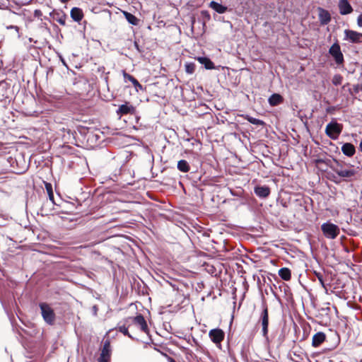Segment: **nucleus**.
<instances>
[{
    "mask_svg": "<svg viewBox=\"0 0 362 362\" xmlns=\"http://www.w3.org/2000/svg\"><path fill=\"white\" fill-rule=\"evenodd\" d=\"M11 28H16V30H18V26H11Z\"/></svg>",
    "mask_w": 362,
    "mask_h": 362,
    "instance_id": "nucleus-43",
    "label": "nucleus"
},
{
    "mask_svg": "<svg viewBox=\"0 0 362 362\" xmlns=\"http://www.w3.org/2000/svg\"><path fill=\"white\" fill-rule=\"evenodd\" d=\"M341 151L345 156L351 157L355 154L356 148L352 144L345 143L341 146Z\"/></svg>",
    "mask_w": 362,
    "mask_h": 362,
    "instance_id": "nucleus-17",
    "label": "nucleus"
},
{
    "mask_svg": "<svg viewBox=\"0 0 362 362\" xmlns=\"http://www.w3.org/2000/svg\"><path fill=\"white\" fill-rule=\"evenodd\" d=\"M318 12L320 24L323 25H327L331 21V16L329 11L322 8H318Z\"/></svg>",
    "mask_w": 362,
    "mask_h": 362,
    "instance_id": "nucleus-11",
    "label": "nucleus"
},
{
    "mask_svg": "<svg viewBox=\"0 0 362 362\" xmlns=\"http://www.w3.org/2000/svg\"><path fill=\"white\" fill-rule=\"evenodd\" d=\"M39 307L44 321L49 325H53L56 320V315L50 305L47 303H40Z\"/></svg>",
    "mask_w": 362,
    "mask_h": 362,
    "instance_id": "nucleus-1",
    "label": "nucleus"
},
{
    "mask_svg": "<svg viewBox=\"0 0 362 362\" xmlns=\"http://www.w3.org/2000/svg\"><path fill=\"white\" fill-rule=\"evenodd\" d=\"M323 235L328 239H335L339 234L340 229L338 226L326 222L321 226Z\"/></svg>",
    "mask_w": 362,
    "mask_h": 362,
    "instance_id": "nucleus-3",
    "label": "nucleus"
},
{
    "mask_svg": "<svg viewBox=\"0 0 362 362\" xmlns=\"http://www.w3.org/2000/svg\"><path fill=\"white\" fill-rule=\"evenodd\" d=\"M177 169L182 173H187L190 170L189 163L185 160H180L177 163Z\"/></svg>",
    "mask_w": 362,
    "mask_h": 362,
    "instance_id": "nucleus-25",
    "label": "nucleus"
},
{
    "mask_svg": "<svg viewBox=\"0 0 362 362\" xmlns=\"http://www.w3.org/2000/svg\"><path fill=\"white\" fill-rule=\"evenodd\" d=\"M315 276L317 278L320 285L323 288H326V285L325 284L323 274L322 273H320V272H315Z\"/></svg>",
    "mask_w": 362,
    "mask_h": 362,
    "instance_id": "nucleus-31",
    "label": "nucleus"
},
{
    "mask_svg": "<svg viewBox=\"0 0 362 362\" xmlns=\"http://www.w3.org/2000/svg\"><path fill=\"white\" fill-rule=\"evenodd\" d=\"M182 352L187 356L188 360L194 359V355L189 349L183 347Z\"/></svg>",
    "mask_w": 362,
    "mask_h": 362,
    "instance_id": "nucleus-30",
    "label": "nucleus"
},
{
    "mask_svg": "<svg viewBox=\"0 0 362 362\" xmlns=\"http://www.w3.org/2000/svg\"><path fill=\"white\" fill-rule=\"evenodd\" d=\"M192 339H193V341H194L195 344H197V340H196L194 338H193Z\"/></svg>",
    "mask_w": 362,
    "mask_h": 362,
    "instance_id": "nucleus-45",
    "label": "nucleus"
},
{
    "mask_svg": "<svg viewBox=\"0 0 362 362\" xmlns=\"http://www.w3.org/2000/svg\"><path fill=\"white\" fill-rule=\"evenodd\" d=\"M135 112L136 108L127 102L119 105L118 110H117V115L120 117L127 114L134 115Z\"/></svg>",
    "mask_w": 362,
    "mask_h": 362,
    "instance_id": "nucleus-10",
    "label": "nucleus"
},
{
    "mask_svg": "<svg viewBox=\"0 0 362 362\" xmlns=\"http://www.w3.org/2000/svg\"><path fill=\"white\" fill-rule=\"evenodd\" d=\"M361 90H362V85L357 84L354 86V93H358Z\"/></svg>",
    "mask_w": 362,
    "mask_h": 362,
    "instance_id": "nucleus-33",
    "label": "nucleus"
},
{
    "mask_svg": "<svg viewBox=\"0 0 362 362\" xmlns=\"http://www.w3.org/2000/svg\"><path fill=\"white\" fill-rule=\"evenodd\" d=\"M71 18L76 22H80L83 18V11L78 7H74L70 12Z\"/></svg>",
    "mask_w": 362,
    "mask_h": 362,
    "instance_id": "nucleus-18",
    "label": "nucleus"
},
{
    "mask_svg": "<svg viewBox=\"0 0 362 362\" xmlns=\"http://www.w3.org/2000/svg\"><path fill=\"white\" fill-rule=\"evenodd\" d=\"M357 24L359 27H362V13L358 16Z\"/></svg>",
    "mask_w": 362,
    "mask_h": 362,
    "instance_id": "nucleus-35",
    "label": "nucleus"
},
{
    "mask_svg": "<svg viewBox=\"0 0 362 362\" xmlns=\"http://www.w3.org/2000/svg\"><path fill=\"white\" fill-rule=\"evenodd\" d=\"M93 310H95V313H96V312H97V310H98V309H97V307H96V306H93Z\"/></svg>",
    "mask_w": 362,
    "mask_h": 362,
    "instance_id": "nucleus-42",
    "label": "nucleus"
},
{
    "mask_svg": "<svg viewBox=\"0 0 362 362\" xmlns=\"http://www.w3.org/2000/svg\"><path fill=\"white\" fill-rule=\"evenodd\" d=\"M329 53L334 58L337 65H341L344 63V56L338 43H334L331 46L329 49Z\"/></svg>",
    "mask_w": 362,
    "mask_h": 362,
    "instance_id": "nucleus-6",
    "label": "nucleus"
},
{
    "mask_svg": "<svg viewBox=\"0 0 362 362\" xmlns=\"http://www.w3.org/2000/svg\"><path fill=\"white\" fill-rule=\"evenodd\" d=\"M170 286L173 287V290H177L178 288L175 286V285L170 284Z\"/></svg>",
    "mask_w": 362,
    "mask_h": 362,
    "instance_id": "nucleus-38",
    "label": "nucleus"
},
{
    "mask_svg": "<svg viewBox=\"0 0 362 362\" xmlns=\"http://www.w3.org/2000/svg\"><path fill=\"white\" fill-rule=\"evenodd\" d=\"M135 46L138 48V45L136 43H135Z\"/></svg>",
    "mask_w": 362,
    "mask_h": 362,
    "instance_id": "nucleus-47",
    "label": "nucleus"
},
{
    "mask_svg": "<svg viewBox=\"0 0 362 362\" xmlns=\"http://www.w3.org/2000/svg\"><path fill=\"white\" fill-rule=\"evenodd\" d=\"M33 1V0H29V1H28L26 3H25L24 4H25V5H28V4H29L30 3H31V1Z\"/></svg>",
    "mask_w": 362,
    "mask_h": 362,
    "instance_id": "nucleus-41",
    "label": "nucleus"
},
{
    "mask_svg": "<svg viewBox=\"0 0 362 362\" xmlns=\"http://www.w3.org/2000/svg\"><path fill=\"white\" fill-rule=\"evenodd\" d=\"M334 180V182H336V183H338V182H338V181H337L336 180Z\"/></svg>",
    "mask_w": 362,
    "mask_h": 362,
    "instance_id": "nucleus-46",
    "label": "nucleus"
},
{
    "mask_svg": "<svg viewBox=\"0 0 362 362\" xmlns=\"http://www.w3.org/2000/svg\"><path fill=\"white\" fill-rule=\"evenodd\" d=\"M343 77L340 74H335L332 78V83L334 86H339L342 83Z\"/></svg>",
    "mask_w": 362,
    "mask_h": 362,
    "instance_id": "nucleus-29",
    "label": "nucleus"
},
{
    "mask_svg": "<svg viewBox=\"0 0 362 362\" xmlns=\"http://www.w3.org/2000/svg\"><path fill=\"white\" fill-rule=\"evenodd\" d=\"M122 74H123V76H124L125 82H127V81H131L132 83V84L134 85L136 91H139V90L143 89V86L140 84V83L134 76L127 74L125 71H123Z\"/></svg>",
    "mask_w": 362,
    "mask_h": 362,
    "instance_id": "nucleus-16",
    "label": "nucleus"
},
{
    "mask_svg": "<svg viewBox=\"0 0 362 362\" xmlns=\"http://www.w3.org/2000/svg\"><path fill=\"white\" fill-rule=\"evenodd\" d=\"M128 324L129 323H127V318H125L122 322H121L118 324L117 329L119 330V332H122L125 336H127L128 337L133 339L134 337L129 332V329L131 328L132 326L131 323H129V325Z\"/></svg>",
    "mask_w": 362,
    "mask_h": 362,
    "instance_id": "nucleus-12",
    "label": "nucleus"
},
{
    "mask_svg": "<svg viewBox=\"0 0 362 362\" xmlns=\"http://www.w3.org/2000/svg\"><path fill=\"white\" fill-rule=\"evenodd\" d=\"M359 149L362 152V141H361V143L359 144Z\"/></svg>",
    "mask_w": 362,
    "mask_h": 362,
    "instance_id": "nucleus-40",
    "label": "nucleus"
},
{
    "mask_svg": "<svg viewBox=\"0 0 362 362\" xmlns=\"http://www.w3.org/2000/svg\"><path fill=\"white\" fill-rule=\"evenodd\" d=\"M42 16V13L40 10H39V9L35 10V11H34L35 17L40 18H41Z\"/></svg>",
    "mask_w": 362,
    "mask_h": 362,
    "instance_id": "nucleus-34",
    "label": "nucleus"
},
{
    "mask_svg": "<svg viewBox=\"0 0 362 362\" xmlns=\"http://www.w3.org/2000/svg\"><path fill=\"white\" fill-rule=\"evenodd\" d=\"M209 6L216 12L220 14L224 13L228 9L226 6L214 1H211Z\"/></svg>",
    "mask_w": 362,
    "mask_h": 362,
    "instance_id": "nucleus-21",
    "label": "nucleus"
},
{
    "mask_svg": "<svg viewBox=\"0 0 362 362\" xmlns=\"http://www.w3.org/2000/svg\"><path fill=\"white\" fill-rule=\"evenodd\" d=\"M45 189L47 190L49 200L53 204H55L54 200V193H53V189H52V184L49 183V182H45Z\"/></svg>",
    "mask_w": 362,
    "mask_h": 362,
    "instance_id": "nucleus-26",
    "label": "nucleus"
},
{
    "mask_svg": "<svg viewBox=\"0 0 362 362\" xmlns=\"http://www.w3.org/2000/svg\"><path fill=\"white\" fill-rule=\"evenodd\" d=\"M127 323H131L132 326L137 327L143 332L148 334L149 329L148 325L142 315L139 314L136 317H127Z\"/></svg>",
    "mask_w": 362,
    "mask_h": 362,
    "instance_id": "nucleus-4",
    "label": "nucleus"
},
{
    "mask_svg": "<svg viewBox=\"0 0 362 362\" xmlns=\"http://www.w3.org/2000/svg\"><path fill=\"white\" fill-rule=\"evenodd\" d=\"M259 323L262 325V336L268 338L269 313L268 308L265 303L262 304V310L259 316Z\"/></svg>",
    "mask_w": 362,
    "mask_h": 362,
    "instance_id": "nucleus-5",
    "label": "nucleus"
},
{
    "mask_svg": "<svg viewBox=\"0 0 362 362\" xmlns=\"http://www.w3.org/2000/svg\"><path fill=\"white\" fill-rule=\"evenodd\" d=\"M257 362H276V361L273 359L261 358V359L257 361Z\"/></svg>",
    "mask_w": 362,
    "mask_h": 362,
    "instance_id": "nucleus-37",
    "label": "nucleus"
},
{
    "mask_svg": "<svg viewBox=\"0 0 362 362\" xmlns=\"http://www.w3.org/2000/svg\"><path fill=\"white\" fill-rule=\"evenodd\" d=\"M63 4H66L67 3L69 0H59Z\"/></svg>",
    "mask_w": 362,
    "mask_h": 362,
    "instance_id": "nucleus-39",
    "label": "nucleus"
},
{
    "mask_svg": "<svg viewBox=\"0 0 362 362\" xmlns=\"http://www.w3.org/2000/svg\"><path fill=\"white\" fill-rule=\"evenodd\" d=\"M342 129L343 126L341 124H339L337 122L332 120L326 126L325 134L331 139L336 140L338 139L339 136L341 133Z\"/></svg>",
    "mask_w": 362,
    "mask_h": 362,
    "instance_id": "nucleus-2",
    "label": "nucleus"
},
{
    "mask_svg": "<svg viewBox=\"0 0 362 362\" xmlns=\"http://www.w3.org/2000/svg\"><path fill=\"white\" fill-rule=\"evenodd\" d=\"M196 65L194 63L190 62L185 64V71L187 74H192L194 72Z\"/></svg>",
    "mask_w": 362,
    "mask_h": 362,
    "instance_id": "nucleus-28",
    "label": "nucleus"
},
{
    "mask_svg": "<svg viewBox=\"0 0 362 362\" xmlns=\"http://www.w3.org/2000/svg\"><path fill=\"white\" fill-rule=\"evenodd\" d=\"M112 349L110 343L108 340L104 342L103 347L101 350L100 356L98 358L99 362H110L111 358Z\"/></svg>",
    "mask_w": 362,
    "mask_h": 362,
    "instance_id": "nucleus-8",
    "label": "nucleus"
},
{
    "mask_svg": "<svg viewBox=\"0 0 362 362\" xmlns=\"http://www.w3.org/2000/svg\"><path fill=\"white\" fill-rule=\"evenodd\" d=\"M197 60L206 69L211 70L215 68L214 62L206 57H198Z\"/></svg>",
    "mask_w": 362,
    "mask_h": 362,
    "instance_id": "nucleus-20",
    "label": "nucleus"
},
{
    "mask_svg": "<svg viewBox=\"0 0 362 362\" xmlns=\"http://www.w3.org/2000/svg\"><path fill=\"white\" fill-rule=\"evenodd\" d=\"M326 336L323 332H317L313 337L312 345L314 347H318L325 340Z\"/></svg>",
    "mask_w": 362,
    "mask_h": 362,
    "instance_id": "nucleus-19",
    "label": "nucleus"
},
{
    "mask_svg": "<svg viewBox=\"0 0 362 362\" xmlns=\"http://www.w3.org/2000/svg\"><path fill=\"white\" fill-rule=\"evenodd\" d=\"M255 193L260 198H267L270 194V189L267 186H257L255 187Z\"/></svg>",
    "mask_w": 362,
    "mask_h": 362,
    "instance_id": "nucleus-15",
    "label": "nucleus"
},
{
    "mask_svg": "<svg viewBox=\"0 0 362 362\" xmlns=\"http://www.w3.org/2000/svg\"><path fill=\"white\" fill-rule=\"evenodd\" d=\"M279 276L284 281H289L291 278V272L288 268L283 267L279 270Z\"/></svg>",
    "mask_w": 362,
    "mask_h": 362,
    "instance_id": "nucleus-23",
    "label": "nucleus"
},
{
    "mask_svg": "<svg viewBox=\"0 0 362 362\" xmlns=\"http://www.w3.org/2000/svg\"><path fill=\"white\" fill-rule=\"evenodd\" d=\"M57 21L62 25H65L66 24V16L65 15L62 16L60 18L57 19Z\"/></svg>",
    "mask_w": 362,
    "mask_h": 362,
    "instance_id": "nucleus-32",
    "label": "nucleus"
},
{
    "mask_svg": "<svg viewBox=\"0 0 362 362\" xmlns=\"http://www.w3.org/2000/svg\"><path fill=\"white\" fill-rule=\"evenodd\" d=\"M283 97L278 94H272L268 99V102L271 106H276L283 102Z\"/></svg>",
    "mask_w": 362,
    "mask_h": 362,
    "instance_id": "nucleus-22",
    "label": "nucleus"
},
{
    "mask_svg": "<svg viewBox=\"0 0 362 362\" xmlns=\"http://www.w3.org/2000/svg\"><path fill=\"white\" fill-rule=\"evenodd\" d=\"M8 87L7 83L5 81H1L0 82V90L2 89H6Z\"/></svg>",
    "mask_w": 362,
    "mask_h": 362,
    "instance_id": "nucleus-36",
    "label": "nucleus"
},
{
    "mask_svg": "<svg viewBox=\"0 0 362 362\" xmlns=\"http://www.w3.org/2000/svg\"><path fill=\"white\" fill-rule=\"evenodd\" d=\"M209 336L211 340L216 344H221L225 337L224 332L218 328L213 329L209 331Z\"/></svg>",
    "mask_w": 362,
    "mask_h": 362,
    "instance_id": "nucleus-9",
    "label": "nucleus"
},
{
    "mask_svg": "<svg viewBox=\"0 0 362 362\" xmlns=\"http://www.w3.org/2000/svg\"><path fill=\"white\" fill-rule=\"evenodd\" d=\"M61 60H62V63H63L64 65H66V63H65V61L64 60V59L61 58Z\"/></svg>",
    "mask_w": 362,
    "mask_h": 362,
    "instance_id": "nucleus-44",
    "label": "nucleus"
},
{
    "mask_svg": "<svg viewBox=\"0 0 362 362\" xmlns=\"http://www.w3.org/2000/svg\"><path fill=\"white\" fill-rule=\"evenodd\" d=\"M246 119L250 123L252 124L257 126H262L264 124V122L262 120L252 117L251 116H247Z\"/></svg>",
    "mask_w": 362,
    "mask_h": 362,
    "instance_id": "nucleus-27",
    "label": "nucleus"
},
{
    "mask_svg": "<svg viewBox=\"0 0 362 362\" xmlns=\"http://www.w3.org/2000/svg\"><path fill=\"white\" fill-rule=\"evenodd\" d=\"M333 170L341 177L349 178L353 177L356 174V171L352 169H342L334 168Z\"/></svg>",
    "mask_w": 362,
    "mask_h": 362,
    "instance_id": "nucleus-14",
    "label": "nucleus"
},
{
    "mask_svg": "<svg viewBox=\"0 0 362 362\" xmlns=\"http://www.w3.org/2000/svg\"><path fill=\"white\" fill-rule=\"evenodd\" d=\"M344 40L351 43H361L362 42V33L351 30H345Z\"/></svg>",
    "mask_w": 362,
    "mask_h": 362,
    "instance_id": "nucleus-7",
    "label": "nucleus"
},
{
    "mask_svg": "<svg viewBox=\"0 0 362 362\" xmlns=\"http://www.w3.org/2000/svg\"><path fill=\"white\" fill-rule=\"evenodd\" d=\"M123 15L129 23L133 25H138L139 19L134 15L127 11H123Z\"/></svg>",
    "mask_w": 362,
    "mask_h": 362,
    "instance_id": "nucleus-24",
    "label": "nucleus"
},
{
    "mask_svg": "<svg viewBox=\"0 0 362 362\" xmlns=\"http://www.w3.org/2000/svg\"><path fill=\"white\" fill-rule=\"evenodd\" d=\"M339 9L341 15H347L353 11V8L348 0H339Z\"/></svg>",
    "mask_w": 362,
    "mask_h": 362,
    "instance_id": "nucleus-13",
    "label": "nucleus"
}]
</instances>
